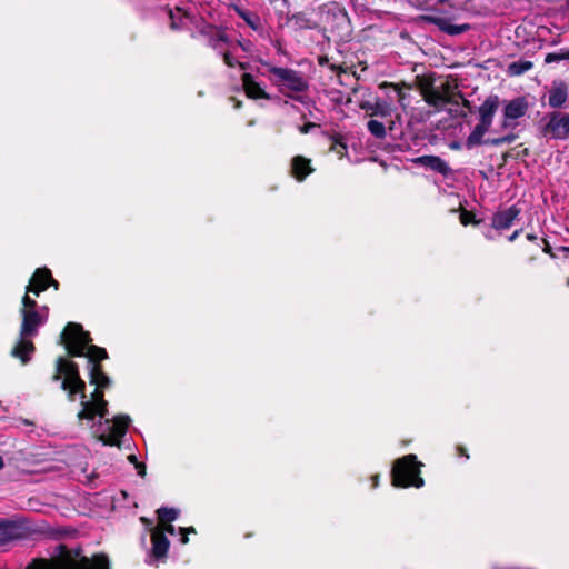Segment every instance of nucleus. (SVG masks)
<instances>
[{"mask_svg": "<svg viewBox=\"0 0 569 569\" xmlns=\"http://www.w3.org/2000/svg\"><path fill=\"white\" fill-rule=\"evenodd\" d=\"M60 342L64 346L70 358L86 357L88 359L89 376L97 369L98 376H108L102 361L109 358L107 350L92 343L89 331L78 322H68L60 335Z\"/></svg>", "mask_w": 569, "mask_h": 569, "instance_id": "f257e3e1", "label": "nucleus"}, {"mask_svg": "<svg viewBox=\"0 0 569 569\" xmlns=\"http://www.w3.org/2000/svg\"><path fill=\"white\" fill-rule=\"evenodd\" d=\"M56 552L54 569H111L109 557L103 552L89 558L82 555L80 547L68 548L63 543L57 546Z\"/></svg>", "mask_w": 569, "mask_h": 569, "instance_id": "f03ea898", "label": "nucleus"}, {"mask_svg": "<svg viewBox=\"0 0 569 569\" xmlns=\"http://www.w3.org/2000/svg\"><path fill=\"white\" fill-rule=\"evenodd\" d=\"M51 381H60V388L67 392L69 401H74L79 395L82 400H88L86 395V382L80 376L79 366L71 359L58 357L54 361V372Z\"/></svg>", "mask_w": 569, "mask_h": 569, "instance_id": "7ed1b4c3", "label": "nucleus"}, {"mask_svg": "<svg viewBox=\"0 0 569 569\" xmlns=\"http://www.w3.org/2000/svg\"><path fill=\"white\" fill-rule=\"evenodd\" d=\"M261 64L267 68L271 83L278 87L283 96L302 102L301 97L292 94V92H305L309 88V83L302 72L290 68L276 67L268 61H261Z\"/></svg>", "mask_w": 569, "mask_h": 569, "instance_id": "20e7f679", "label": "nucleus"}, {"mask_svg": "<svg viewBox=\"0 0 569 569\" xmlns=\"http://www.w3.org/2000/svg\"><path fill=\"white\" fill-rule=\"evenodd\" d=\"M422 462L413 453L406 455L393 461L391 468V483L396 488H422L425 480L421 477Z\"/></svg>", "mask_w": 569, "mask_h": 569, "instance_id": "39448f33", "label": "nucleus"}, {"mask_svg": "<svg viewBox=\"0 0 569 569\" xmlns=\"http://www.w3.org/2000/svg\"><path fill=\"white\" fill-rule=\"evenodd\" d=\"M323 13L326 30L339 41H349L352 36V27L346 9L340 7L337 2H332L327 7Z\"/></svg>", "mask_w": 569, "mask_h": 569, "instance_id": "423d86ee", "label": "nucleus"}, {"mask_svg": "<svg viewBox=\"0 0 569 569\" xmlns=\"http://www.w3.org/2000/svg\"><path fill=\"white\" fill-rule=\"evenodd\" d=\"M418 88L427 104L440 110L445 107L446 102H455L453 96H450L451 86L443 84V91L435 88L431 80L417 77Z\"/></svg>", "mask_w": 569, "mask_h": 569, "instance_id": "0eeeda50", "label": "nucleus"}, {"mask_svg": "<svg viewBox=\"0 0 569 569\" xmlns=\"http://www.w3.org/2000/svg\"><path fill=\"white\" fill-rule=\"evenodd\" d=\"M111 422L112 426L109 427V432L99 435L97 439L104 446L120 448L122 443L121 439L126 436L131 419L127 415H117Z\"/></svg>", "mask_w": 569, "mask_h": 569, "instance_id": "6e6552de", "label": "nucleus"}, {"mask_svg": "<svg viewBox=\"0 0 569 569\" xmlns=\"http://www.w3.org/2000/svg\"><path fill=\"white\" fill-rule=\"evenodd\" d=\"M542 133L545 137L549 136L559 140L569 138V113L551 112L548 123L542 129Z\"/></svg>", "mask_w": 569, "mask_h": 569, "instance_id": "1a4fd4ad", "label": "nucleus"}, {"mask_svg": "<svg viewBox=\"0 0 569 569\" xmlns=\"http://www.w3.org/2000/svg\"><path fill=\"white\" fill-rule=\"evenodd\" d=\"M151 536V550L149 557L154 561H164L168 557V551L170 547V541L166 535H163V530L159 527H153L150 530Z\"/></svg>", "mask_w": 569, "mask_h": 569, "instance_id": "9d476101", "label": "nucleus"}, {"mask_svg": "<svg viewBox=\"0 0 569 569\" xmlns=\"http://www.w3.org/2000/svg\"><path fill=\"white\" fill-rule=\"evenodd\" d=\"M21 317L20 336L22 338L36 336L38 333V328L46 321V318H43L38 310H26V312L21 313Z\"/></svg>", "mask_w": 569, "mask_h": 569, "instance_id": "9b49d317", "label": "nucleus"}, {"mask_svg": "<svg viewBox=\"0 0 569 569\" xmlns=\"http://www.w3.org/2000/svg\"><path fill=\"white\" fill-rule=\"evenodd\" d=\"M421 18L449 36H458L471 29L469 23L452 24L448 19L438 16H422Z\"/></svg>", "mask_w": 569, "mask_h": 569, "instance_id": "f8f14e48", "label": "nucleus"}, {"mask_svg": "<svg viewBox=\"0 0 569 569\" xmlns=\"http://www.w3.org/2000/svg\"><path fill=\"white\" fill-rule=\"evenodd\" d=\"M241 83L247 98L251 100L272 99V97L261 87V84L256 81L254 77L251 73H242Z\"/></svg>", "mask_w": 569, "mask_h": 569, "instance_id": "ddd939ff", "label": "nucleus"}, {"mask_svg": "<svg viewBox=\"0 0 569 569\" xmlns=\"http://www.w3.org/2000/svg\"><path fill=\"white\" fill-rule=\"evenodd\" d=\"M521 210L516 204L506 210L497 211L491 218V227L496 230L509 229L520 214Z\"/></svg>", "mask_w": 569, "mask_h": 569, "instance_id": "4468645a", "label": "nucleus"}, {"mask_svg": "<svg viewBox=\"0 0 569 569\" xmlns=\"http://www.w3.org/2000/svg\"><path fill=\"white\" fill-rule=\"evenodd\" d=\"M51 279V271L48 268H38L30 278L29 284L26 287L27 293L39 296L49 288L48 280Z\"/></svg>", "mask_w": 569, "mask_h": 569, "instance_id": "2eb2a0df", "label": "nucleus"}, {"mask_svg": "<svg viewBox=\"0 0 569 569\" xmlns=\"http://www.w3.org/2000/svg\"><path fill=\"white\" fill-rule=\"evenodd\" d=\"M412 162L415 164L425 167V168L430 169L437 173H440L443 177H448L452 171L451 168L449 167V164L447 163V161H445L439 156H432V154L420 156V157L413 159Z\"/></svg>", "mask_w": 569, "mask_h": 569, "instance_id": "dca6fc26", "label": "nucleus"}, {"mask_svg": "<svg viewBox=\"0 0 569 569\" xmlns=\"http://www.w3.org/2000/svg\"><path fill=\"white\" fill-rule=\"evenodd\" d=\"M99 375L98 370H94L93 375L89 376V382L91 385H94L96 388L93 392L91 393L90 399H88V402H92L94 406L98 403H101L103 401H107L104 399V390L108 389L111 386V379L109 376H97Z\"/></svg>", "mask_w": 569, "mask_h": 569, "instance_id": "f3484780", "label": "nucleus"}, {"mask_svg": "<svg viewBox=\"0 0 569 569\" xmlns=\"http://www.w3.org/2000/svg\"><path fill=\"white\" fill-rule=\"evenodd\" d=\"M359 108L361 110H365L369 117L386 118V117H390L391 112H392L391 104L388 101L382 100L380 98H376V100L373 102L372 101H361L359 103Z\"/></svg>", "mask_w": 569, "mask_h": 569, "instance_id": "a211bd4d", "label": "nucleus"}, {"mask_svg": "<svg viewBox=\"0 0 569 569\" xmlns=\"http://www.w3.org/2000/svg\"><path fill=\"white\" fill-rule=\"evenodd\" d=\"M313 171L315 168L311 166L309 158L298 154L291 159L290 173L297 181H305Z\"/></svg>", "mask_w": 569, "mask_h": 569, "instance_id": "6ab92c4d", "label": "nucleus"}, {"mask_svg": "<svg viewBox=\"0 0 569 569\" xmlns=\"http://www.w3.org/2000/svg\"><path fill=\"white\" fill-rule=\"evenodd\" d=\"M22 537V527L16 521L0 518V546Z\"/></svg>", "mask_w": 569, "mask_h": 569, "instance_id": "aec40b11", "label": "nucleus"}, {"mask_svg": "<svg viewBox=\"0 0 569 569\" xmlns=\"http://www.w3.org/2000/svg\"><path fill=\"white\" fill-rule=\"evenodd\" d=\"M34 351V343L28 338H22L20 336V339L14 345L10 353L13 358L19 359L22 365H27Z\"/></svg>", "mask_w": 569, "mask_h": 569, "instance_id": "412c9836", "label": "nucleus"}, {"mask_svg": "<svg viewBox=\"0 0 569 569\" xmlns=\"http://www.w3.org/2000/svg\"><path fill=\"white\" fill-rule=\"evenodd\" d=\"M529 104L525 97L510 100L503 108V117L517 120L526 114Z\"/></svg>", "mask_w": 569, "mask_h": 569, "instance_id": "4be33fe9", "label": "nucleus"}, {"mask_svg": "<svg viewBox=\"0 0 569 569\" xmlns=\"http://www.w3.org/2000/svg\"><path fill=\"white\" fill-rule=\"evenodd\" d=\"M568 98L567 86L561 82L559 86L553 87L549 91L548 103L551 108H560L565 104Z\"/></svg>", "mask_w": 569, "mask_h": 569, "instance_id": "5701e85b", "label": "nucleus"}, {"mask_svg": "<svg viewBox=\"0 0 569 569\" xmlns=\"http://www.w3.org/2000/svg\"><path fill=\"white\" fill-rule=\"evenodd\" d=\"M499 97L496 94L489 96L483 103L479 107L480 118L493 120V116L499 108Z\"/></svg>", "mask_w": 569, "mask_h": 569, "instance_id": "b1692460", "label": "nucleus"}, {"mask_svg": "<svg viewBox=\"0 0 569 569\" xmlns=\"http://www.w3.org/2000/svg\"><path fill=\"white\" fill-rule=\"evenodd\" d=\"M487 132L488 131H486L485 129H482L476 124L473 130L470 132V134L466 139V142H465L466 148L472 149L476 146L486 144L487 139H483V137Z\"/></svg>", "mask_w": 569, "mask_h": 569, "instance_id": "393cba45", "label": "nucleus"}, {"mask_svg": "<svg viewBox=\"0 0 569 569\" xmlns=\"http://www.w3.org/2000/svg\"><path fill=\"white\" fill-rule=\"evenodd\" d=\"M158 525L170 523L178 519L180 510L177 508L161 507L157 511Z\"/></svg>", "mask_w": 569, "mask_h": 569, "instance_id": "a878e982", "label": "nucleus"}, {"mask_svg": "<svg viewBox=\"0 0 569 569\" xmlns=\"http://www.w3.org/2000/svg\"><path fill=\"white\" fill-rule=\"evenodd\" d=\"M96 407L92 402H88V400H82L81 401V410L77 413V418L81 421V420H87V421H93L94 418L97 417V410H96Z\"/></svg>", "mask_w": 569, "mask_h": 569, "instance_id": "bb28decb", "label": "nucleus"}, {"mask_svg": "<svg viewBox=\"0 0 569 569\" xmlns=\"http://www.w3.org/2000/svg\"><path fill=\"white\" fill-rule=\"evenodd\" d=\"M379 87H380V89H390V90H392V92H395V94L397 97V100L400 103H403V101H405V99L407 97L406 93L403 92L402 88L410 89V86H407L405 82L399 84V83H392V82L383 81Z\"/></svg>", "mask_w": 569, "mask_h": 569, "instance_id": "cd10ccee", "label": "nucleus"}, {"mask_svg": "<svg viewBox=\"0 0 569 569\" xmlns=\"http://www.w3.org/2000/svg\"><path fill=\"white\" fill-rule=\"evenodd\" d=\"M533 67V63L528 60H518L509 64L508 71L511 76H521L529 71Z\"/></svg>", "mask_w": 569, "mask_h": 569, "instance_id": "c85d7f7f", "label": "nucleus"}, {"mask_svg": "<svg viewBox=\"0 0 569 569\" xmlns=\"http://www.w3.org/2000/svg\"><path fill=\"white\" fill-rule=\"evenodd\" d=\"M292 20L301 29H316L318 27L317 22L303 12L293 14Z\"/></svg>", "mask_w": 569, "mask_h": 569, "instance_id": "c756f323", "label": "nucleus"}, {"mask_svg": "<svg viewBox=\"0 0 569 569\" xmlns=\"http://www.w3.org/2000/svg\"><path fill=\"white\" fill-rule=\"evenodd\" d=\"M368 131L378 139H383L387 136L386 127L378 120H369L367 123Z\"/></svg>", "mask_w": 569, "mask_h": 569, "instance_id": "7c9ffc66", "label": "nucleus"}, {"mask_svg": "<svg viewBox=\"0 0 569 569\" xmlns=\"http://www.w3.org/2000/svg\"><path fill=\"white\" fill-rule=\"evenodd\" d=\"M237 12L253 30L259 29L260 18L256 13L243 9H237Z\"/></svg>", "mask_w": 569, "mask_h": 569, "instance_id": "2f4dec72", "label": "nucleus"}, {"mask_svg": "<svg viewBox=\"0 0 569 569\" xmlns=\"http://www.w3.org/2000/svg\"><path fill=\"white\" fill-rule=\"evenodd\" d=\"M330 150L342 157L347 153V143L343 140V137L340 134L331 136V146Z\"/></svg>", "mask_w": 569, "mask_h": 569, "instance_id": "473e14b6", "label": "nucleus"}, {"mask_svg": "<svg viewBox=\"0 0 569 569\" xmlns=\"http://www.w3.org/2000/svg\"><path fill=\"white\" fill-rule=\"evenodd\" d=\"M563 60L569 61V48H561L557 52H549L545 57V63H553V62H560Z\"/></svg>", "mask_w": 569, "mask_h": 569, "instance_id": "72a5a7b5", "label": "nucleus"}, {"mask_svg": "<svg viewBox=\"0 0 569 569\" xmlns=\"http://www.w3.org/2000/svg\"><path fill=\"white\" fill-rule=\"evenodd\" d=\"M517 138H518L517 133L510 132V133H508L506 136H502V137L488 138L486 140V144L499 147V146H502L505 143H512L513 141L517 140Z\"/></svg>", "mask_w": 569, "mask_h": 569, "instance_id": "f704fd0d", "label": "nucleus"}, {"mask_svg": "<svg viewBox=\"0 0 569 569\" xmlns=\"http://www.w3.org/2000/svg\"><path fill=\"white\" fill-rule=\"evenodd\" d=\"M459 220L462 226H478L480 223V220L476 218V214L472 211H469L463 208L460 211Z\"/></svg>", "mask_w": 569, "mask_h": 569, "instance_id": "c9c22d12", "label": "nucleus"}, {"mask_svg": "<svg viewBox=\"0 0 569 569\" xmlns=\"http://www.w3.org/2000/svg\"><path fill=\"white\" fill-rule=\"evenodd\" d=\"M22 307L20 309V313L26 312V310L37 311L38 303L34 299H32L29 293H24L21 300Z\"/></svg>", "mask_w": 569, "mask_h": 569, "instance_id": "e433bc0d", "label": "nucleus"}, {"mask_svg": "<svg viewBox=\"0 0 569 569\" xmlns=\"http://www.w3.org/2000/svg\"><path fill=\"white\" fill-rule=\"evenodd\" d=\"M318 64L321 66V67L327 66V67H329L330 70H332L336 73H340V72L343 71L342 67H340L338 64H335V63H330L328 56H319L318 57Z\"/></svg>", "mask_w": 569, "mask_h": 569, "instance_id": "4c0bfd02", "label": "nucleus"}, {"mask_svg": "<svg viewBox=\"0 0 569 569\" xmlns=\"http://www.w3.org/2000/svg\"><path fill=\"white\" fill-rule=\"evenodd\" d=\"M540 242L542 243V251L547 254L550 256V258L552 259H558L560 258V252L552 249V247L550 246L549 241L546 239V238H541L540 239Z\"/></svg>", "mask_w": 569, "mask_h": 569, "instance_id": "58836bf2", "label": "nucleus"}, {"mask_svg": "<svg viewBox=\"0 0 569 569\" xmlns=\"http://www.w3.org/2000/svg\"><path fill=\"white\" fill-rule=\"evenodd\" d=\"M164 9L168 12V16H169V19H170V28H171V30H174V31L179 30L180 29V24L176 20V16H174L173 9L170 8L169 6H166Z\"/></svg>", "mask_w": 569, "mask_h": 569, "instance_id": "ea45409f", "label": "nucleus"}, {"mask_svg": "<svg viewBox=\"0 0 569 569\" xmlns=\"http://www.w3.org/2000/svg\"><path fill=\"white\" fill-rule=\"evenodd\" d=\"M96 410L98 417H100L101 419L106 418L108 415V401L98 403Z\"/></svg>", "mask_w": 569, "mask_h": 569, "instance_id": "a19ab883", "label": "nucleus"}, {"mask_svg": "<svg viewBox=\"0 0 569 569\" xmlns=\"http://www.w3.org/2000/svg\"><path fill=\"white\" fill-rule=\"evenodd\" d=\"M518 148L520 149L513 156L515 159H523L530 154V150L526 147H522V144H519Z\"/></svg>", "mask_w": 569, "mask_h": 569, "instance_id": "79ce46f5", "label": "nucleus"}, {"mask_svg": "<svg viewBox=\"0 0 569 569\" xmlns=\"http://www.w3.org/2000/svg\"><path fill=\"white\" fill-rule=\"evenodd\" d=\"M456 96H457L458 98H460V100H461V102H460V103H461V106H462L463 108L468 109V111H470V112H471V111H472L471 102H470L468 99H466V98L463 97V93H462L461 91H456Z\"/></svg>", "mask_w": 569, "mask_h": 569, "instance_id": "37998d69", "label": "nucleus"}, {"mask_svg": "<svg viewBox=\"0 0 569 569\" xmlns=\"http://www.w3.org/2000/svg\"><path fill=\"white\" fill-rule=\"evenodd\" d=\"M157 527H159L160 529L163 530V535H166V533H169V535H172V536L176 535V528L172 525V522L163 523V525H158Z\"/></svg>", "mask_w": 569, "mask_h": 569, "instance_id": "c03bdc74", "label": "nucleus"}, {"mask_svg": "<svg viewBox=\"0 0 569 569\" xmlns=\"http://www.w3.org/2000/svg\"><path fill=\"white\" fill-rule=\"evenodd\" d=\"M223 61L230 68L236 67V63H237V60L228 51L223 53Z\"/></svg>", "mask_w": 569, "mask_h": 569, "instance_id": "a18cd8bd", "label": "nucleus"}, {"mask_svg": "<svg viewBox=\"0 0 569 569\" xmlns=\"http://www.w3.org/2000/svg\"><path fill=\"white\" fill-rule=\"evenodd\" d=\"M316 127H318V124H317V123H315V122H307V123H305L303 126H301V127L299 128V131H300L302 134H307V133H309V132H310V130H311V129H313V128H316Z\"/></svg>", "mask_w": 569, "mask_h": 569, "instance_id": "49530a36", "label": "nucleus"}, {"mask_svg": "<svg viewBox=\"0 0 569 569\" xmlns=\"http://www.w3.org/2000/svg\"><path fill=\"white\" fill-rule=\"evenodd\" d=\"M512 121H513V119H511V118H505V117H503V120H502V122H501V129H502V130H506V129H509V128L515 129V128H516V126H517V123H513Z\"/></svg>", "mask_w": 569, "mask_h": 569, "instance_id": "de8ad7c7", "label": "nucleus"}, {"mask_svg": "<svg viewBox=\"0 0 569 569\" xmlns=\"http://www.w3.org/2000/svg\"><path fill=\"white\" fill-rule=\"evenodd\" d=\"M492 121L493 120H490V119H486V118H480L479 119V123L477 126H479L480 128L485 129L486 131H489L491 124H492Z\"/></svg>", "mask_w": 569, "mask_h": 569, "instance_id": "09e8293b", "label": "nucleus"}, {"mask_svg": "<svg viewBox=\"0 0 569 569\" xmlns=\"http://www.w3.org/2000/svg\"><path fill=\"white\" fill-rule=\"evenodd\" d=\"M137 472L140 477H144L147 475V466L143 462H138L134 465Z\"/></svg>", "mask_w": 569, "mask_h": 569, "instance_id": "8fccbe9b", "label": "nucleus"}, {"mask_svg": "<svg viewBox=\"0 0 569 569\" xmlns=\"http://www.w3.org/2000/svg\"><path fill=\"white\" fill-rule=\"evenodd\" d=\"M449 113L451 116H453V117H459V118H462V119L467 118V116H468L467 111L459 110V109H455V110L453 109H449Z\"/></svg>", "mask_w": 569, "mask_h": 569, "instance_id": "3c124183", "label": "nucleus"}, {"mask_svg": "<svg viewBox=\"0 0 569 569\" xmlns=\"http://www.w3.org/2000/svg\"><path fill=\"white\" fill-rule=\"evenodd\" d=\"M457 453L460 457L469 458V455L467 452V449L463 446H457Z\"/></svg>", "mask_w": 569, "mask_h": 569, "instance_id": "603ef678", "label": "nucleus"}, {"mask_svg": "<svg viewBox=\"0 0 569 569\" xmlns=\"http://www.w3.org/2000/svg\"><path fill=\"white\" fill-rule=\"evenodd\" d=\"M522 229L515 230L508 238L510 242H513L521 233Z\"/></svg>", "mask_w": 569, "mask_h": 569, "instance_id": "864d4df0", "label": "nucleus"}, {"mask_svg": "<svg viewBox=\"0 0 569 569\" xmlns=\"http://www.w3.org/2000/svg\"><path fill=\"white\" fill-rule=\"evenodd\" d=\"M450 96H453V101L455 102H446V104L459 106L460 104V102H459L460 98H458L456 96V91H452V88L450 89Z\"/></svg>", "mask_w": 569, "mask_h": 569, "instance_id": "5fc2aeb1", "label": "nucleus"}, {"mask_svg": "<svg viewBox=\"0 0 569 569\" xmlns=\"http://www.w3.org/2000/svg\"><path fill=\"white\" fill-rule=\"evenodd\" d=\"M179 532L196 533V529L193 527H180Z\"/></svg>", "mask_w": 569, "mask_h": 569, "instance_id": "6e6d98bb", "label": "nucleus"}, {"mask_svg": "<svg viewBox=\"0 0 569 569\" xmlns=\"http://www.w3.org/2000/svg\"><path fill=\"white\" fill-rule=\"evenodd\" d=\"M527 239L531 242H538L540 241L541 238H539L538 236H536L535 233H528L527 234ZM538 246H540V243H537Z\"/></svg>", "mask_w": 569, "mask_h": 569, "instance_id": "4d7b16f0", "label": "nucleus"}, {"mask_svg": "<svg viewBox=\"0 0 569 569\" xmlns=\"http://www.w3.org/2000/svg\"><path fill=\"white\" fill-rule=\"evenodd\" d=\"M515 154H511L510 151H507L502 154V164H506L510 158H513Z\"/></svg>", "mask_w": 569, "mask_h": 569, "instance_id": "13d9d810", "label": "nucleus"}, {"mask_svg": "<svg viewBox=\"0 0 569 569\" xmlns=\"http://www.w3.org/2000/svg\"><path fill=\"white\" fill-rule=\"evenodd\" d=\"M231 100L233 101V107H234L236 109H241V108H242V104H243V103H242V101H241V100H238V99H237V98H234V97H231Z\"/></svg>", "mask_w": 569, "mask_h": 569, "instance_id": "bf43d9fd", "label": "nucleus"}, {"mask_svg": "<svg viewBox=\"0 0 569 569\" xmlns=\"http://www.w3.org/2000/svg\"><path fill=\"white\" fill-rule=\"evenodd\" d=\"M48 283H49V287H53L56 290L59 289V282L56 279H53L52 276H51V279L48 280Z\"/></svg>", "mask_w": 569, "mask_h": 569, "instance_id": "052dcab7", "label": "nucleus"}, {"mask_svg": "<svg viewBox=\"0 0 569 569\" xmlns=\"http://www.w3.org/2000/svg\"><path fill=\"white\" fill-rule=\"evenodd\" d=\"M181 537H180V542L182 545H187L189 542V537H188V533L186 532H180Z\"/></svg>", "mask_w": 569, "mask_h": 569, "instance_id": "680f3d73", "label": "nucleus"}, {"mask_svg": "<svg viewBox=\"0 0 569 569\" xmlns=\"http://www.w3.org/2000/svg\"><path fill=\"white\" fill-rule=\"evenodd\" d=\"M236 66H238L241 70H247L250 64L248 62L237 61Z\"/></svg>", "mask_w": 569, "mask_h": 569, "instance_id": "e2e57ef3", "label": "nucleus"}, {"mask_svg": "<svg viewBox=\"0 0 569 569\" xmlns=\"http://www.w3.org/2000/svg\"><path fill=\"white\" fill-rule=\"evenodd\" d=\"M379 478H380V477H379V475H375V476H372V477H371V481H372V487H373V488H377V487H378V485H379Z\"/></svg>", "mask_w": 569, "mask_h": 569, "instance_id": "0e129e2a", "label": "nucleus"}, {"mask_svg": "<svg viewBox=\"0 0 569 569\" xmlns=\"http://www.w3.org/2000/svg\"><path fill=\"white\" fill-rule=\"evenodd\" d=\"M128 461H129L130 463H133V465H136V463H138V462H139V461H138V459H137V456H136V455H133V453L128 456Z\"/></svg>", "mask_w": 569, "mask_h": 569, "instance_id": "69168bd1", "label": "nucleus"}, {"mask_svg": "<svg viewBox=\"0 0 569 569\" xmlns=\"http://www.w3.org/2000/svg\"><path fill=\"white\" fill-rule=\"evenodd\" d=\"M140 521H141L142 523H144V525H150V523H151V520H150V519H148V518H146V517H141V518H140Z\"/></svg>", "mask_w": 569, "mask_h": 569, "instance_id": "338daca9", "label": "nucleus"}, {"mask_svg": "<svg viewBox=\"0 0 569 569\" xmlns=\"http://www.w3.org/2000/svg\"><path fill=\"white\" fill-rule=\"evenodd\" d=\"M239 44H240V47H241L244 51H248V50H249V48H248L249 43H248V44H244V43H242V42H239Z\"/></svg>", "mask_w": 569, "mask_h": 569, "instance_id": "774afa93", "label": "nucleus"}]
</instances>
